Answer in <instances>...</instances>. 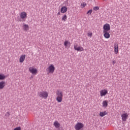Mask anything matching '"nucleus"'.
<instances>
[{"instance_id": "nucleus-1", "label": "nucleus", "mask_w": 130, "mask_h": 130, "mask_svg": "<svg viewBox=\"0 0 130 130\" xmlns=\"http://www.w3.org/2000/svg\"><path fill=\"white\" fill-rule=\"evenodd\" d=\"M56 95H57L56 98V100L58 102H61L62 101V92L57 90L56 92Z\"/></svg>"}, {"instance_id": "nucleus-2", "label": "nucleus", "mask_w": 130, "mask_h": 130, "mask_svg": "<svg viewBox=\"0 0 130 130\" xmlns=\"http://www.w3.org/2000/svg\"><path fill=\"white\" fill-rule=\"evenodd\" d=\"M74 127L76 130H82L84 127V124L81 122H77Z\"/></svg>"}, {"instance_id": "nucleus-3", "label": "nucleus", "mask_w": 130, "mask_h": 130, "mask_svg": "<svg viewBox=\"0 0 130 130\" xmlns=\"http://www.w3.org/2000/svg\"><path fill=\"white\" fill-rule=\"evenodd\" d=\"M110 31V25L108 23H106L103 26V31Z\"/></svg>"}, {"instance_id": "nucleus-4", "label": "nucleus", "mask_w": 130, "mask_h": 130, "mask_svg": "<svg viewBox=\"0 0 130 130\" xmlns=\"http://www.w3.org/2000/svg\"><path fill=\"white\" fill-rule=\"evenodd\" d=\"M40 97H42V98L46 99V98L48 97V93L46 91L41 92L40 94Z\"/></svg>"}, {"instance_id": "nucleus-5", "label": "nucleus", "mask_w": 130, "mask_h": 130, "mask_svg": "<svg viewBox=\"0 0 130 130\" xmlns=\"http://www.w3.org/2000/svg\"><path fill=\"white\" fill-rule=\"evenodd\" d=\"M54 70H55L54 66H53V64H51L48 68L49 74H53L54 72Z\"/></svg>"}, {"instance_id": "nucleus-6", "label": "nucleus", "mask_w": 130, "mask_h": 130, "mask_svg": "<svg viewBox=\"0 0 130 130\" xmlns=\"http://www.w3.org/2000/svg\"><path fill=\"white\" fill-rule=\"evenodd\" d=\"M29 71H30V72L31 74H32V75H36V74H37V73H38L37 69H36L33 67H30L29 68Z\"/></svg>"}, {"instance_id": "nucleus-7", "label": "nucleus", "mask_w": 130, "mask_h": 130, "mask_svg": "<svg viewBox=\"0 0 130 130\" xmlns=\"http://www.w3.org/2000/svg\"><path fill=\"white\" fill-rule=\"evenodd\" d=\"M122 117V120L123 121H126V120L127 119V117H128V114L127 113H125L121 115Z\"/></svg>"}, {"instance_id": "nucleus-8", "label": "nucleus", "mask_w": 130, "mask_h": 130, "mask_svg": "<svg viewBox=\"0 0 130 130\" xmlns=\"http://www.w3.org/2000/svg\"><path fill=\"white\" fill-rule=\"evenodd\" d=\"M104 34V37L106 39H108L109 38H110V32L109 31H103Z\"/></svg>"}, {"instance_id": "nucleus-9", "label": "nucleus", "mask_w": 130, "mask_h": 130, "mask_svg": "<svg viewBox=\"0 0 130 130\" xmlns=\"http://www.w3.org/2000/svg\"><path fill=\"white\" fill-rule=\"evenodd\" d=\"M108 93V91L106 89L101 90L100 91V95L101 97H103V96H105Z\"/></svg>"}, {"instance_id": "nucleus-10", "label": "nucleus", "mask_w": 130, "mask_h": 130, "mask_svg": "<svg viewBox=\"0 0 130 130\" xmlns=\"http://www.w3.org/2000/svg\"><path fill=\"white\" fill-rule=\"evenodd\" d=\"M20 18L21 19H22V20H24V19H26L27 18V13L25 12H21L20 13Z\"/></svg>"}, {"instance_id": "nucleus-11", "label": "nucleus", "mask_w": 130, "mask_h": 130, "mask_svg": "<svg viewBox=\"0 0 130 130\" xmlns=\"http://www.w3.org/2000/svg\"><path fill=\"white\" fill-rule=\"evenodd\" d=\"M74 49L77 51H84V48L82 47H77V45H74Z\"/></svg>"}, {"instance_id": "nucleus-12", "label": "nucleus", "mask_w": 130, "mask_h": 130, "mask_svg": "<svg viewBox=\"0 0 130 130\" xmlns=\"http://www.w3.org/2000/svg\"><path fill=\"white\" fill-rule=\"evenodd\" d=\"M114 52L115 54L118 53V44H115L114 45Z\"/></svg>"}, {"instance_id": "nucleus-13", "label": "nucleus", "mask_w": 130, "mask_h": 130, "mask_svg": "<svg viewBox=\"0 0 130 130\" xmlns=\"http://www.w3.org/2000/svg\"><path fill=\"white\" fill-rule=\"evenodd\" d=\"M68 11V8L66 6H63L61 9V13L62 14H64V13H67V11Z\"/></svg>"}, {"instance_id": "nucleus-14", "label": "nucleus", "mask_w": 130, "mask_h": 130, "mask_svg": "<svg viewBox=\"0 0 130 130\" xmlns=\"http://www.w3.org/2000/svg\"><path fill=\"white\" fill-rule=\"evenodd\" d=\"M54 125L55 127H56V128H58V127H59V126H60V124H59V123H58V121H55L54 122Z\"/></svg>"}, {"instance_id": "nucleus-15", "label": "nucleus", "mask_w": 130, "mask_h": 130, "mask_svg": "<svg viewBox=\"0 0 130 130\" xmlns=\"http://www.w3.org/2000/svg\"><path fill=\"white\" fill-rule=\"evenodd\" d=\"M108 114L107 112L106 111H105L104 112H101L100 113V115L101 116V117H103V116H105V115H107Z\"/></svg>"}, {"instance_id": "nucleus-16", "label": "nucleus", "mask_w": 130, "mask_h": 130, "mask_svg": "<svg viewBox=\"0 0 130 130\" xmlns=\"http://www.w3.org/2000/svg\"><path fill=\"white\" fill-rule=\"evenodd\" d=\"M25 57H26V56L25 55H21L19 59L20 62H23V61L25 60Z\"/></svg>"}, {"instance_id": "nucleus-17", "label": "nucleus", "mask_w": 130, "mask_h": 130, "mask_svg": "<svg viewBox=\"0 0 130 130\" xmlns=\"http://www.w3.org/2000/svg\"><path fill=\"white\" fill-rule=\"evenodd\" d=\"M108 106V103L107 101H104L103 102V107H107Z\"/></svg>"}, {"instance_id": "nucleus-18", "label": "nucleus", "mask_w": 130, "mask_h": 130, "mask_svg": "<svg viewBox=\"0 0 130 130\" xmlns=\"http://www.w3.org/2000/svg\"><path fill=\"white\" fill-rule=\"evenodd\" d=\"M23 28L25 31H27V30H29V25L27 24H24L23 25Z\"/></svg>"}, {"instance_id": "nucleus-19", "label": "nucleus", "mask_w": 130, "mask_h": 130, "mask_svg": "<svg viewBox=\"0 0 130 130\" xmlns=\"http://www.w3.org/2000/svg\"><path fill=\"white\" fill-rule=\"evenodd\" d=\"M64 46H66V47H67V46H68V45H69V46H70L71 43L69 42V41H65V42L64 43Z\"/></svg>"}, {"instance_id": "nucleus-20", "label": "nucleus", "mask_w": 130, "mask_h": 130, "mask_svg": "<svg viewBox=\"0 0 130 130\" xmlns=\"http://www.w3.org/2000/svg\"><path fill=\"white\" fill-rule=\"evenodd\" d=\"M5 87V82H0V89H3Z\"/></svg>"}, {"instance_id": "nucleus-21", "label": "nucleus", "mask_w": 130, "mask_h": 130, "mask_svg": "<svg viewBox=\"0 0 130 130\" xmlns=\"http://www.w3.org/2000/svg\"><path fill=\"white\" fill-rule=\"evenodd\" d=\"M67 19H68V17H67V15H64L62 17V21H63L64 22H66V21H67Z\"/></svg>"}, {"instance_id": "nucleus-22", "label": "nucleus", "mask_w": 130, "mask_h": 130, "mask_svg": "<svg viewBox=\"0 0 130 130\" xmlns=\"http://www.w3.org/2000/svg\"><path fill=\"white\" fill-rule=\"evenodd\" d=\"M6 77L4 75L0 74V80H5Z\"/></svg>"}, {"instance_id": "nucleus-23", "label": "nucleus", "mask_w": 130, "mask_h": 130, "mask_svg": "<svg viewBox=\"0 0 130 130\" xmlns=\"http://www.w3.org/2000/svg\"><path fill=\"white\" fill-rule=\"evenodd\" d=\"M87 35H88V37H92L93 34L92 32H91V31H89L87 33Z\"/></svg>"}, {"instance_id": "nucleus-24", "label": "nucleus", "mask_w": 130, "mask_h": 130, "mask_svg": "<svg viewBox=\"0 0 130 130\" xmlns=\"http://www.w3.org/2000/svg\"><path fill=\"white\" fill-rule=\"evenodd\" d=\"M86 4L85 3H83L81 4V8H85V7H86Z\"/></svg>"}, {"instance_id": "nucleus-25", "label": "nucleus", "mask_w": 130, "mask_h": 130, "mask_svg": "<svg viewBox=\"0 0 130 130\" xmlns=\"http://www.w3.org/2000/svg\"><path fill=\"white\" fill-rule=\"evenodd\" d=\"M94 11H98L99 10V7H95L93 8Z\"/></svg>"}, {"instance_id": "nucleus-26", "label": "nucleus", "mask_w": 130, "mask_h": 130, "mask_svg": "<svg viewBox=\"0 0 130 130\" xmlns=\"http://www.w3.org/2000/svg\"><path fill=\"white\" fill-rule=\"evenodd\" d=\"M92 12H93V11L92 10H90L87 12V14H90V15H91V14H92Z\"/></svg>"}, {"instance_id": "nucleus-27", "label": "nucleus", "mask_w": 130, "mask_h": 130, "mask_svg": "<svg viewBox=\"0 0 130 130\" xmlns=\"http://www.w3.org/2000/svg\"><path fill=\"white\" fill-rule=\"evenodd\" d=\"M14 130H21V127H17L14 128Z\"/></svg>"}, {"instance_id": "nucleus-28", "label": "nucleus", "mask_w": 130, "mask_h": 130, "mask_svg": "<svg viewBox=\"0 0 130 130\" xmlns=\"http://www.w3.org/2000/svg\"><path fill=\"white\" fill-rule=\"evenodd\" d=\"M116 63V62L115 60L113 61V64H115Z\"/></svg>"}, {"instance_id": "nucleus-29", "label": "nucleus", "mask_w": 130, "mask_h": 130, "mask_svg": "<svg viewBox=\"0 0 130 130\" xmlns=\"http://www.w3.org/2000/svg\"><path fill=\"white\" fill-rule=\"evenodd\" d=\"M58 15H60V13L58 12Z\"/></svg>"}]
</instances>
